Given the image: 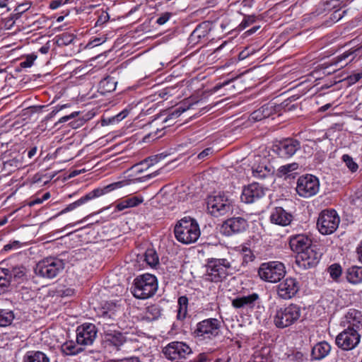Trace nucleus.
<instances>
[{
  "mask_svg": "<svg viewBox=\"0 0 362 362\" xmlns=\"http://www.w3.org/2000/svg\"><path fill=\"white\" fill-rule=\"evenodd\" d=\"M331 346L326 341L317 343L311 351V360L320 361L325 358L330 352Z\"/></svg>",
  "mask_w": 362,
  "mask_h": 362,
  "instance_id": "obj_25",
  "label": "nucleus"
},
{
  "mask_svg": "<svg viewBox=\"0 0 362 362\" xmlns=\"http://www.w3.org/2000/svg\"><path fill=\"white\" fill-rule=\"evenodd\" d=\"M62 0H52L49 4V8L52 10H54L62 6Z\"/></svg>",
  "mask_w": 362,
  "mask_h": 362,
  "instance_id": "obj_59",
  "label": "nucleus"
},
{
  "mask_svg": "<svg viewBox=\"0 0 362 362\" xmlns=\"http://www.w3.org/2000/svg\"><path fill=\"white\" fill-rule=\"evenodd\" d=\"M221 325V321L216 318L204 320L197 323L194 334L203 339H211L219 334Z\"/></svg>",
  "mask_w": 362,
  "mask_h": 362,
  "instance_id": "obj_11",
  "label": "nucleus"
},
{
  "mask_svg": "<svg viewBox=\"0 0 362 362\" xmlns=\"http://www.w3.org/2000/svg\"><path fill=\"white\" fill-rule=\"evenodd\" d=\"M153 111L150 107L146 110H141L139 115H137V130H139V132H137V140H139V136H141V139L138 142L139 144L150 143L158 137L157 136L158 128H156V131L151 130V124L156 118L154 116L144 118L145 116L151 115Z\"/></svg>",
  "mask_w": 362,
  "mask_h": 362,
  "instance_id": "obj_4",
  "label": "nucleus"
},
{
  "mask_svg": "<svg viewBox=\"0 0 362 362\" xmlns=\"http://www.w3.org/2000/svg\"><path fill=\"white\" fill-rule=\"evenodd\" d=\"M312 245L311 239L305 234L292 235L289 239L290 247L293 252L297 253V255H300Z\"/></svg>",
  "mask_w": 362,
  "mask_h": 362,
  "instance_id": "obj_21",
  "label": "nucleus"
},
{
  "mask_svg": "<svg viewBox=\"0 0 362 362\" xmlns=\"http://www.w3.org/2000/svg\"><path fill=\"white\" fill-rule=\"evenodd\" d=\"M264 194L265 192L263 187L258 183L254 182L244 187L240 199L242 202L246 204H252L263 197Z\"/></svg>",
  "mask_w": 362,
  "mask_h": 362,
  "instance_id": "obj_20",
  "label": "nucleus"
},
{
  "mask_svg": "<svg viewBox=\"0 0 362 362\" xmlns=\"http://www.w3.org/2000/svg\"><path fill=\"white\" fill-rule=\"evenodd\" d=\"M340 218L334 209L323 210L318 216L317 227L322 235L333 233L339 227Z\"/></svg>",
  "mask_w": 362,
  "mask_h": 362,
  "instance_id": "obj_9",
  "label": "nucleus"
},
{
  "mask_svg": "<svg viewBox=\"0 0 362 362\" xmlns=\"http://www.w3.org/2000/svg\"><path fill=\"white\" fill-rule=\"evenodd\" d=\"M105 340L107 343L119 346L124 342V337L119 332L108 330L105 332Z\"/></svg>",
  "mask_w": 362,
  "mask_h": 362,
  "instance_id": "obj_28",
  "label": "nucleus"
},
{
  "mask_svg": "<svg viewBox=\"0 0 362 362\" xmlns=\"http://www.w3.org/2000/svg\"><path fill=\"white\" fill-rule=\"evenodd\" d=\"M156 158L148 157L147 158L144 159L142 161L137 163V175L142 173L144 168L148 169L150 166L153 165L155 162H156ZM151 174L148 173L143 176L137 175V182H145L147 180L151 177Z\"/></svg>",
  "mask_w": 362,
  "mask_h": 362,
  "instance_id": "obj_26",
  "label": "nucleus"
},
{
  "mask_svg": "<svg viewBox=\"0 0 362 362\" xmlns=\"http://www.w3.org/2000/svg\"><path fill=\"white\" fill-rule=\"evenodd\" d=\"M238 270L234 261L226 258H211L206 264L205 279L214 283L222 282Z\"/></svg>",
  "mask_w": 362,
  "mask_h": 362,
  "instance_id": "obj_1",
  "label": "nucleus"
},
{
  "mask_svg": "<svg viewBox=\"0 0 362 362\" xmlns=\"http://www.w3.org/2000/svg\"><path fill=\"white\" fill-rule=\"evenodd\" d=\"M151 18L149 17H146L144 21L141 25L137 28V33L139 31L148 32L151 30Z\"/></svg>",
  "mask_w": 362,
  "mask_h": 362,
  "instance_id": "obj_51",
  "label": "nucleus"
},
{
  "mask_svg": "<svg viewBox=\"0 0 362 362\" xmlns=\"http://www.w3.org/2000/svg\"><path fill=\"white\" fill-rule=\"evenodd\" d=\"M247 226V221L242 217H233L225 221L221 226L223 234L230 236L235 233H242Z\"/></svg>",
  "mask_w": 362,
  "mask_h": 362,
  "instance_id": "obj_19",
  "label": "nucleus"
},
{
  "mask_svg": "<svg viewBox=\"0 0 362 362\" xmlns=\"http://www.w3.org/2000/svg\"><path fill=\"white\" fill-rule=\"evenodd\" d=\"M8 273L9 270L8 269H0V293L4 292L5 288L9 285L10 279Z\"/></svg>",
  "mask_w": 362,
  "mask_h": 362,
  "instance_id": "obj_41",
  "label": "nucleus"
},
{
  "mask_svg": "<svg viewBox=\"0 0 362 362\" xmlns=\"http://www.w3.org/2000/svg\"><path fill=\"white\" fill-rule=\"evenodd\" d=\"M301 313V308L294 303L279 308L273 316L274 324L279 329L288 327L300 319Z\"/></svg>",
  "mask_w": 362,
  "mask_h": 362,
  "instance_id": "obj_3",
  "label": "nucleus"
},
{
  "mask_svg": "<svg viewBox=\"0 0 362 362\" xmlns=\"http://www.w3.org/2000/svg\"><path fill=\"white\" fill-rule=\"evenodd\" d=\"M346 279L349 282L357 284L362 282V267H352L346 271Z\"/></svg>",
  "mask_w": 362,
  "mask_h": 362,
  "instance_id": "obj_31",
  "label": "nucleus"
},
{
  "mask_svg": "<svg viewBox=\"0 0 362 362\" xmlns=\"http://www.w3.org/2000/svg\"><path fill=\"white\" fill-rule=\"evenodd\" d=\"M178 309L177 318L183 320L187 314L188 298L185 296H180L177 300Z\"/></svg>",
  "mask_w": 362,
  "mask_h": 362,
  "instance_id": "obj_35",
  "label": "nucleus"
},
{
  "mask_svg": "<svg viewBox=\"0 0 362 362\" xmlns=\"http://www.w3.org/2000/svg\"><path fill=\"white\" fill-rule=\"evenodd\" d=\"M209 33L208 24L203 23L199 24L192 33L190 40L194 43L199 42L202 39L206 37Z\"/></svg>",
  "mask_w": 362,
  "mask_h": 362,
  "instance_id": "obj_29",
  "label": "nucleus"
},
{
  "mask_svg": "<svg viewBox=\"0 0 362 362\" xmlns=\"http://www.w3.org/2000/svg\"><path fill=\"white\" fill-rule=\"evenodd\" d=\"M30 7V2H25L23 4H19L15 9V11L17 12V14L21 15L23 13L28 11Z\"/></svg>",
  "mask_w": 362,
  "mask_h": 362,
  "instance_id": "obj_52",
  "label": "nucleus"
},
{
  "mask_svg": "<svg viewBox=\"0 0 362 362\" xmlns=\"http://www.w3.org/2000/svg\"><path fill=\"white\" fill-rule=\"evenodd\" d=\"M322 256V253L317 250L316 245H310L308 249L297 255L296 262L305 269L316 266Z\"/></svg>",
  "mask_w": 362,
  "mask_h": 362,
  "instance_id": "obj_15",
  "label": "nucleus"
},
{
  "mask_svg": "<svg viewBox=\"0 0 362 362\" xmlns=\"http://www.w3.org/2000/svg\"><path fill=\"white\" fill-rule=\"evenodd\" d=\"M128 113H129V111L127 109L124 110L122 112H121L119 114H118L116 116L117 120L120 121V120L123 119L124 118H125L127 116Z\"/></svg>",
  "mask_w": 362,
  "mask_h": 362,
  "instance_id": "obj_63",
  "label": "nucleus"
},
{
  "mask_svg": "<svg viewBox=\"0 0 362 362\" xmlns=\"http://www.w3.org/2000/svg\"><path fill=\"white\" fill-rule=\"evenodd\" d=\"M135 206L136 197H132L119 202L116 206V209H117V211H123L128 208L134 207Z\"/></svg>",
  "mask_w": 362,
  "mask_h": 362,
  "instance_id": "obj_43",
  "label": "nucleus"
},
{
  "mask_svg": "<svg viewBox=\"0 0 362 362\" xmlns=\"http://www.w3.org/2000/svg\"><path fill=\"white\" fill-rule=\"evenodd\" d=\"M133 182V179H125L121 181L112 182L110 185L105 186L103 188L95 189L93 191L88 193L87 194H86L85 196L81 197L77 201L69 204L65 209H64L60 212V214H64L71 211L92 199L100 197L103 194H107L117 189H120Z\"/></svg>",
  "mask_w": 362,
  "mask_h": 362,
  "instance_id": "obj_5",
  "label": "nucleus"
},
{
  "mask_svg": "<svg viewBox=\"0 0 362 362\" xmlns=\"http://www.w3.org/2000/svg\"><path fill=\"white\" fill-rule=\"evenodd\" d=\"M356 253L358 255V261L362 263V240L359 242L356 247Z\"/></svg>",
  "mask_w": 362,
  "mask_h": 362,
  "instance_id": "obj_60",
  "label": "nucleus"
},
{
  "mask_svg": "<svg viewBox=\"0 0 362 362\" xmlns=\"http://www.w3.org/2000/svg\"><path fill=\"white\" fill-rule=\"evenodd\" d=\"M97 336V329L93 324H83L76 329V342L81 346L93 344Z\"/></svg>",
  "mask_w": 362,
  "mask_h": 362,
  "instance_id": "obj_18",
  "label": "nucleus"
},
{
  "mask_svg": "<svg viewBox=\"0 0 362 362\" xmlns=\"http://www.w3.org/2000/svg\"><path fill=\"white\" fill-rule=\"evenodd\" d=\"M172 13L170 12H164L161 13L156 19V23L160 25H164L170 20V18L172 17Z\"/></svg>",
  "mask_w": 362,
  "mask_h": 362,
  "instance_id": "obj_48",
  "label": "nucleus"
},
{
  "mask_svg": "<svg viewBox=\"0 0 362 362\" xmlns=\"http://www.w3.org/2000/svg\"><path fill=\"white\" fill-rule=\"evenodd\" d=\"M259 298V296L256 293L238 296L232 300V306L236 309L251 310L254 308Z\"/></svg>",
  "mask_w": 362,
  "mask_h": 362,
  "instance_id": "obj_22",
  "label": "nucleus"
},
{
  "mask_svg": "<svg viewBox=\"0 0 362 362\" xmlns=\"http://www.w3.org/2000/svg\"><path fill=\"white\" fill-rule=\"evenodd\" d=\"M362 78V72L350 75L347 79L349 83H355Z\"/></svg>",
  "mask_w": 362,
  "mask_h": 362,
  "instance_id": "obj_55",
  "label": "nucleus"
},
{
  "mask_svg": "<svg viewBox=\"0 0 362 362\" xmlns=\"http://www.w3.org/2000/svg\"><path fill=\"white\" fill-rule=\"evenodd\" d=\"M78 114H79V112H74L69 115L64 116L59 119V121L56 123V124L66 122L69 120L77 117L78 115Z\"/></svg>",
  "mask_w": 362,
  "mask_h": 362,
  "instance_id": "obj_54",
  "label": "nucleus"
},
{
  "mask_svg": "<svg viewBox=\"0 0 362 362\" xmlns=\"http://www.w3.org/2000/svg\"><path fill=\"white\" fill-rule=\"evenodd\" d=\"M328 272L334 280H337L341 275V267L339 264H333L328 267Z\"/></svg>",
  "mask_w": 362,
  "mask_h": 362,
  "instance_id": "obj_44",
  "label": "nucleus"
},
{
  "mask_svg": "<svg viewBox=\"0 0 362 362\" xmlns=\"http://www.w3.org/2000/svg\"><path fill=\"white\" fill-rule=\"evenodd\" d=\"M26 269L23 266H17L13 267L12 270L8 273V277H13L16 280L23 279L25 276Z\"/></svg>",
  "mask_w": 362,
  "mask_h": 362,
  "instance_id": "obj_42",
  "label": "nucleus"
},
{
  "mask_svg": "<svg viewBox=\"0 0 362 362\" xmlns=\"http://www.w3.org/2000/svg\"><path fill=\"white\" fill-rule=\"evenodd\" d=\"M259 28H260L259 25H256V26L252 27L251 29L247 30L244 33L245 36H249V35L254 34L259 29Z\"/></svg>",
  "mask_w": 362,
  "mask_h": 362,
  "instance_id": "obj_62",
  "label": "nucleus"
},
{
  "mask_svg": "<svg viewBox=\"0 0 362 362\" xmlns=\"http://www.w3.org/2000/svg\"><path fill=\"white\" fill-rule=\"evenodd\" d=\"M250 55V52L248 51V49L246 48L245 49L243 50L240 52L238 55L239 60H243L245 58H247Z\"/></svg>",
  "mask_w": 362,
  "mask_h": 362,
  "instance_id": "obj_61",
  "label": "nucleus"
},
{
  "mask_svg": "<svg viewBox=\"0 0 362 362\" xmlns=\"http://www.w3.org/2000/svg\"><path fill=\"white\" fill-rule=\"evenodd\" d=\"M242 257L243 264H245L253 261L255 256L250 249L245 247L242 250Z\"/></svg>",
  "mask_w": 362,
  "mask_h": 362,
  "instance_id": "obj_47",
  "label": "nucleus"
},
{
  "mask_svg": "<svg viewBox=\"0 0 362 362\" xmlns=\"http://www.w3.org/2000/svg\"><path fill=\"white\" fill-rule=\"evenodd\" d=\"M207 357L204 354H201L198 356L197 359L194 361V362H206Z\"/></svg>",
  "mask_w": 362,
  "mask_h": 362,
  "instance_id": "obj_64",
  "label": "nucleus"
},
{
  "mask_svg": "<svg viewBox=\"0 0 362 362\" xmlns=\"http://www.w3.org/2000/svg\"><path fill=\"white\" fill-rule=\"evenodd\" d=\"M23 362H50V359L42 351H29L24 356Z\"/></svg>",
  "mask_w": 362,
  "mask_h": 362,
  "instance_id": "obj_34",
  "label": "nucleus"
},
{
  "mask_svg": "<svg viewBox=\"0 0 362 362\" xmlns=\"http://www.w3.org/2000/svg\"><path fill=\"white\" fill-rule=\"evenodd\" d=\"M300 148V143L296 139L288 138L273 146V151L282 158H289Z\"/></svg>",
  "mask_w": 362,
  "mask_h": 362,
  "instance_id": "obj_16",
  "label": "nucleus"
},
{
  "mask_svg": "<svg viewBox=\"0 0 362 362\" xmlns=\"http://www.w3.org/2000/svg\"><path fill=\"white\" fill-rule=\"evenodd\" d=\"M361 340V334L355 329L346 328L336 337V344L342 350L349 351L356 348Z\"/></svg>",
  "mask_w": 362,
  "mask_h": 362,
  "instance_id": "obj_14",
  "label": "nucleus"
},
{
  "mask_svg": "<svg viewBox=\"0 0 362 362\" xmlns=\"http://www.w3.org/2000/svg\"><path fill=\"white\" fill-rule=\"evenodd\" d=\"M64 265L62 259L49 257L40 261L34 271L37 276L45 279H53L64 270Z\"/></svg>",
  "mask_w": 362,
  "mask_h": 362,
  "instance_id": "obj_7",
  "label": "nucleus"
},
{
  "mask_svg": "<svg viewBox=\"0 0 362 362\" xmlns=\"http://www.w3.org/2000/svg\"><path fill=\"white\" fill-rule=\"evenodd\" d=\"M158 284L155 276L144 274L137 278V299H146L153 296Z\"/></svg>",
  "mask_w": 362,
  "mask_h": 362,
  "instance_id": "obj_12",
  "label": "nucleus"
},
{
  "mask_svg": "<svg viewBox=\"0 0 362 362\" xmlns=\"http://www.w3.org/2000/svg\"><path fill=\"white\" fill-rule=\"evenodd\" d=\"M164 356L170 361H179L192 353V349L185 342L172 341L163 349Z\"/></svg>",
  "mask_w": 362,
  "mask_h": 362,
  "instance_id": "obj_13",
  "label": "nucleus"
},
{
  "mask_svg": "<svg viewBox=\"0 0 362 362\" xmlns=\"http://www.w3.org/2000/svg\"><path fill=\"white\" fill-rule=\"evenodd\" d=\"M300 289V284L295 278L288 277L283 280L277 286V295L284 300H289L293 298Z\"/></svg>",
  "mask_w": 362,
  "mask_h": 362,
  "instance_id": "obj_17",
  "label": "nucleus"
},
{
  "mask_svg": "<svg viewBox=\"0 0 362 362\" xmlns=\"http://www.w3.org/2000/svg\"><path fill=\"white\" fill-rule=\"evenodd\" d=\"M75 35L69 33H64L55 37L56 43L59 47L67 46L73 42Z\"/></svg>",
  "mask_w": 362,
  "mask_h": 362,
  "instance_id": "obj_37",
  "label": "nucleus"
},
{
  "mask_svg": "<svg viewBox=\"0 0 362 362\" xmlns=\"http://www.w3.org/2000/svg\"><path fill=\"white\" fill-rule=\"evenodd\" d=\"M342 160L345 163L346 167L352 172H356L358 168V164L353 160V158L348 154L342 156Z\"/></svg>",
  "mask_w": 362,
  "mask_h": 362,
  "instance_id": "obj_45",
  "label": "nucleus"
},
{
  "mask_svg": "<svg viewBox=\"0 0 362 362\" xmlns=\"http://www.w3.org/2000/svg\"><path fill=\"white\" fill-rule=\"evenodd\" d=\"M257 272L262 280L269 283H276L284 277L286 268L284 264L280 262L271 261L262 263Z\"/></svg>",
  "mask_w": 362,
  "mask_h": 362,
  "instance_id": "obj_8",
  "label": "nucleus"
},
{
  "mask_svg": "<svg viewBox=\"0 0 362 362\" xmlns=\"http://www.w3.org/2000/svg\"><path fill=\"white\" fill-rule=\"evenodd\" d=\"M62 351L66 355H76L81 352L83 349L77 342L72 340L64 342L61 346Z\"/></svg>",
  "mask_w": 362,
  "mask_h": 362,
  "instance_id": "obj_32",
  "label": "nucleus"
},
{
  "mask_svg": "<svg viewBox=\"0 0 362 362\" xmlns=\"http://www.w3.org/2000/svg\"><path fill=\"white\" fill-rule=\"evenodd\" d=\"M346 12L347 11L345 10H336L332 13H331L329 18L333 22H337L343 18L344 15L346 13Z\"/></svg>",
  "mask_w": 362,
  "mask_h": 362,
  "instance_id": "obj_50",
  "label": "nucleus"
},
{
  "mask_svg": "<svg viewBox=\"0 0 362 362\" xmlns=\"http://www.w3.org/2000/svg\"><path fill=\"white\" fill-rule=\"evenodd\" d=\"M129 284H131L129 288L130 292L134 297H136V278L129 279Z\"/></svg>",
  "mask_w": 362,
  "mask_h": 362,
  "instance_id": "obj_58",
  "label": "nucleus"
},
{
  "mask_svg": "<svg viewBox=\"0 0 362 362\" xmlns=\"http://www.w3.org/2000/svg\"><path fill=\"white\" fill-rule=\"evenodd\" d=\"M345 318L348 324L347 328L355 329L360 333L362 330V313L351 309L345 315Z\"/></svg>",
  "mask_w": 362,
  "mask_h": 362,
  "instance_id": "obj_24",
  "label": "nucleus"
},
{
  "mask_svg": "<svg viewBox=\"0 0 362 362\" xmlns=\"http://www.w3.org/2000/svg\"><path fill=\"white\" fill-rule=\"evenodd\" d=\"M353 52H346L338 56L336 59H334V62L332 63V66L337 65L338 63L341 62L342 61L347 59Z\"/></svg>",
  "mask_w": 362,
  "mask_h": 362,
  "instance_id": "obj_53",
  "label": "nucleus"
},
{
  "mask_svg": "<svg viewBox=\"0 0 362 362\" xmlns=\"http://www.w3.org/2000/svg\"><path fill=\"white\" fill-rule=\"evenodd\" d=\"M257 18L255 15H246L240 23L238 28L240 30H244L256 22Z\"/></svg>",
  "mask_w": 362,
  "mask_h": 362,
  "instance_id": "obj_46",
  "label": "nucleus"
},
{
  "mask_svg": "<svg viewBox=\"0 0 362 362\" xmlns=\"http://www.w3.org/2000/svg\"><path fill=\"white\" fill-rule=\"evenodd\" d=\"M14 319L13 313L8 310H0V327L10 325Z\"/></svg>",
  "mask_w": 362,
  "mask_h": 362,
  "instance_id": "obj_40",
  "label": "nucleus"
},
{
  "mask_svg": "<svg viewBox=\"0 0 362 362\" xmlns=\"http://www.w3.org/2000/svg\"><path fill=\"white\" fill-rule=\"evenodd\" d=\"M274 112L273 106L267 104L263 105L258 110L254 111L251 115L250 118L255 121H260L263 119L269 117Z\"/></svg>",
  "mask_w": 362,
  "mask_h": 362,
  "instance_id": "obj_30",
  "label": "nucleus"
},
{
  "mask_svg": "<svg viewBox=\"0 0 362 362\" xmlns=\"http://www.w3.org/2000/svg\"><path fill=\"white\" fill-rule=\"evenodd\" d=\"M298 166L299 165L297 163H292L281 165L277 170V175L279 177L290 176L293 171L298 168Z\"/></svg>",
  "mask_w": 362,
  "mask_h": 362,
  "instance_id": "obj_39",
  "label": "nucleus"
},
{
  "mask_svg": "<svg viewBox=\"0 0 362 362\" xmlns=\"http://www.w3.org/2000/svg\"><path fill=\"white\" fill-rule=\"evenodd\" d=\"M207 210L214 216L229 215L233 211V202L223 193L211 195L207 197Z\"/></svg>",
  "mask_w": 362,
  "mask_h": 362,
  "instance_id": "obj_6",
  "label": "nucleus"
},
{
  "mask_svg": "<svg viewBox=\"0 0 362 362\" xmlns=\"http://www.w3.org/2000/svg\"><path fill=\"white\" fill-rule=\"evenodd\" d=\"M292 215L286 211L282 207H276L272 212L270 220L272 223L286 226L291 223Z\"/></svg>",
  "mask_w": 362,
  "mask_h": 362,
  "instance_id": "obj_23",
  "label": "nucleus"
},
{
  "mask_svg": "<svg viewBox=\"0 0 362 362\" xmlns=\"http://www.w3.org/2000/svg\"><path fill=\"white\" fill-rule=\"evenodd\" d=\"M144 256L145 262L151 267H155L158 264V256L154 249H146Z\"/></svg>",
  "mask_w": 362,
  "mask_h": 362,
  "instance_id": "obj_38",
  "label": "nucleus"
},
{
  "mask_svg": "<svg viewBox=\"0 0 362 362\" xmlns=\"http://www.w3.org/2000/svg\"><path fill=\"white\" fill-rule=\"evenodd\" d=\"M35 59L36 57L30 56L26 59L25 61L21 62V65L23 68L30 67Z\"/></svg>",
  "mask_w": 362,
  "mask_h": 362,
  "instance_id": "obj_57",
  "label": "nucleus"
},
{
  "mask_svg": "<svg viewBox=\"0 0 362 362\" xmlns=\"http://www.w3.org/2000/svg\"><path fill=\"white\" fill-rule=\"evenodd\" d=\"M252 175L257 178H264L272 174V166L264 160L252 168Z\"/></svg>",
  "mask_w": 362,
  "mask_h": 362,
  "instance_id": "obj_27",
  "label": "nucleus"
},
{
  "mask_svg": "<svg viewBox=\"0 0 362 362\" xmlns=\"http://www.w3.org/2000/svg\"><path fill=\"white\" fill-rule=\"evenodd\" d=\"M212 153H213L212 148H206L198 154L197 158L199 160L204 159L208 156L211 155Z\"/></svg>",
  "mask_w": 362,
  "mask_h": 362,
  "instance_id": "obj_56",
  "label": "nucleus"
},
{
  "mask_svg": "<svg viewBox=\"0 0 362 362\" xmlns=\"http://www.w3.org/2000/svg\"><path fill=\"white\" fill-rule=\"evenodd\" d=\"M174 233L177 240L185 245L195 243L201 234L198 223L189 216L184 217L177 223Z\"/></svg>",
  "mask_w": 362,
  "mask_h": 362,
  "instance_id": "obj_2",
  "label": "nucleus"
},
{
  "mask_svg": "<svg viewBox=\"0 0 362 362\" xmlns=\"http://www.w3.org/2000/svg\"><path fill=\"white\" fill-rule=\"evenodd\" d=\"M144 313H139L141 320L152 321L160 315V310L156 305H151L145 308Z\"/></svg>",
  "mask_w": 362,
  "mask_h": 362,
  "instance_id": "obj_33",
  "label": "nucleus"
},
{
  "mask_svg": "<svg viewBox=\"0 0 362 362\" xmlns=\"http://www.w3.org/2000/svg\"><path fill=\"white\" fill-rule=\"evenodd\" d=\"M117 83L115 78L107 76L100 82V88L103 92L110 93L115 90Z\"/></svg>",
  "mask_w": 362,
  "mask_h": 362,
  "instance_id": "obj_36",
  "label": "nucleus"
},
{
  "mask_svg": "<svg viewBox=\"0 0 362 362\" xmlns=\"http://www.w3.org/2000/svg\"><path fill=\"white\" fill-rule=\"evenodd\" d=\"M320 189V181L313 175L307 174L298 177L296 184L297 194L303 198L315 196Z\"/></svg>",
  "mask_w": 362,
  "mask_h": 362,
  "instance_id": "obj_10",
  "label": "nucleus"
},
{
  "mask_svg": "<svg viewBox=\"0 0 362 362\" xmlns=\"http://www.w3.org/2000/svg\"><path fill=\"white\" fill-rule=\"evenodd\" d=\"M22 246V243L18 240H13L4 245L3 250L5 252L17 250Z\"/></svg>",
  "mask_w": 362,
  "mask_h": 362,
  "instance_id": "obj_49",
  "label": "nucleus"
}]
</instances>
